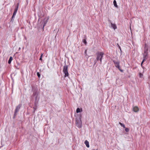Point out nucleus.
<instances>
[{"label":"nucleus","instance_id":"2f4dec72","mask_svg":"<svg viewBox=\"0 0 150 150\" xmlns=\"http://www.w3.org/2000/svg\"><path fill=\"white\" fill-rule=\"evenodd\" d=\"M108 21L109 22H110L111 23V21H110V20H108Z\"/></svg>","mask_w":150,"mask_h":150},{"label":"nucleus","instance_id":"4468645a","mask_svg":"<svg viewBox=\"0 0 150 150\" xmlns=\"http://www.w3.org/2000/svg\"><path fill=\"white\" fill-rule=\"evenodd\" d=\"M113 3L114 6H115V7L117 8H118V6L117 4L116 1L115 0H114L113 2Z\"/></svg>","mask_w":150,"mask_h":150},{"label":"nucleus","instance_id":"f704fd0d","mask_svg":"<svg viewBox=\"0 0 150 150\" xmlns=\"http://www.w3.org/2000/svg\"><path fill=\"white\" fill-rule=\"evenodd\" d=\"M93 150H95V149H93Z\"/></svg>","mask_w":150,"mask_h":150},{"label":"nucleus","instance_id":"393cba45","mask_svg":"<svg viewBox=\"0 0 150 150\" xmlns=\"http://www.w3.org/2000/svg\"><path fill=\"white\" fill-rule=\"evenodd\" d=\"M43 55V54L42 53H41V54L40 57V58L39 59V60H41V61H42V57Z\"/></svg>","mask_w":150,"mask_h":150},{"label":"nucleus","instance_id":"9b49d317","mask_svg":"<svg viewBox=\"0 0 150 150\" xmlns=\"http://www.w3.org/2000/svg\"><path fill=\"white\" fill-rule=\"evenodd\" d=\"M111 27L113 28L114 30L117 29V26L115 24H113L111 22Z\"/></svg>","mask_w":150,"mask_h":150},{"label":"nucleus","instance_id":"f257e3e1","mask_svg":"<svg viewBox=\"0 0 150 150\" xmlns=\"http://www.w3.org/2000/svg\"><path fill=\"white\" fill-rule=\"evenodd\" d=\"M33 94L30 97V99L31 100L35 99L34 102H38L39 98L38 97V92L37 88H33Z\"/></svg>","mask_w":150,"mask_h":150},{"label":"nucleus","instance_id":"2eb2a0df","mask_svg":"<svg viewBox=\"0 0 150 150\" xmlns=\"http://www.w3.org/2000/svg\"><path fill=\"white\" fill-rule=\"evenodd\" d=\"M16 15H14L13 14L12 16L11 17V20L10 22H11L12 23H13L14 21V18H15Z\"/></svg>","mask_w":150,"mask_h":150},{"label":"nucleus","instance_id":"72a5a7b5","mask_svg":"<svg viewBox=\"0 0 150 150\" xmlns=\"http://www.w3.org/2000/svg\"><path fill=\"white\" fill-rule=\"evenodd\" d=\"M26 1H27V2L28 3V0H26Z\"/></svg>","mask_w":150,"mask_h":150},{"label":"nucleus","instance_id":"b1692460","mask_svg":"<svg viewBox=\"0 0 150 150\" xmlns=\"http://www.w3.org/2000/svg\"><path fill=\"white\" fill-rule=\"evenodd\" d=\"M37 75L38 76V77L39 78H40V74L39 72H38L37 73Z\"/></svg>","mask_w":150,"mask_h":150},{"label":"nucleus","instance_id":"4be33fe9","mask_svg":"<svg viewBox=\"0 0 150 150\" xmlns=\"http://www.w3.org/2000/svg\"><path fill=\"white\" fill-rule=\"evenodd\" d=\"M143 59L142 60V61L141 63H142V64H143V63L147 59V58H146V57H143Z\"/></svg>","mask_w":150,"mask_h":150},{"label":"nucleus","instance_id":"473e14b6","mask_svg":"<svg viewBox=\"0 0 150 150\" xmlns=\"http://www.w3.org/2000/svg\"><path fill=\"white\" fill-rule=\"evenodd\" d=\"M19 50H20L21 49V48L20 47H19Z\"/></svg>","mask_w":150,"mask_h":150},{"label":"nucleus","instance_id":"412c9836","mask_svg":"<svg viewBox=\"0 0 150 150\" xmlns=\"http://www.w3.org/2000/svg\"><path fill=\"white\" fill-rule=\"evenodd\" d=\"M143 59L142 60V61L141 63H142V64H143V63L147 59V58H146V57H143Z\"/></svg>","mask_w":150,"mask_h":150},{"label":"nucleus","instance_id":"9d476101","mask_svg":"<svg viewBox=\"0 0 150 150\" xmlns=\"http://www.w3.org/2000/svg\"><path fill=\"white\" fill-rule=\"evenodd\" d=\"M133 111L135 112H137L139 111V108L138 107L136 106L133 107Z\"/></svg>","mask_w":150,"mask_h":150},{"label":"nucleus","instance_id":"ddd939ff","mask_svg":"<svg viewBox=\"0 0 150 150\" xmlns=\"http://www.w3.org/2000/svg\"><path fill=\"white\" fill-rule=\"evenodd\" d=\"M84 144H86L87 147L88 148H89V142L87 140H85V141L84 142Z\"/></svg>","mask_w":150,"mask_h":150},{"label":"nucleus","instance_id":"7c9ffc66","mask_svg":"<svg viewBox=\"0 0 150 150\" xmlns=\"http://www.w3.org/2000/svg\"><path fill=\"white\" fill-rule=\"evenodd\" d=\"M86 52H87V50H86L85 51V54H87Z\"/></svg>","mask_w":150,"mask_h":150},{"label":"nucleus","instance_id":"39448f33","mask_svg":"<svg viewBox=\"0 0 150 150\" xmlns=\"http://www.w3.org/2000/svg\"><path fill=\"white\" fill-rule=\"evenodd\" d=\"M113 62H114L115 65V67L118 68L119 69V70L121 71V72H123V70H122L121 68H120V67L119 65V64L120 62H119L117 61H116L115 60H113Z\"/></svg>","mask_w":150,"mask_h":150},{"label":"nucleus","instance_id":"c756f323","mask_svg":"<svg viewBox=\"0 0 150 150\" xmlns=\"http://www.w3.org/2000/svg\"><path fill=\"white\" fill-rule=\"evenodd\" d=\"M141 66L143 68V69H144V67L142 65V63H141Z\"/></svg>","mask_w":150,"mask_h":150},{"label":"nucleus","instance_id":"a878e982","mask_svg":"<svg viewBox=\"0 0 150 150\" xmlns=\"http://www.w3.org/2000/svg\"><path fill=\"white\" fill-rule=\"evenodd\" d=\"M17 114V113H15V112H14V114L13 116V119H14L16 117V115Z\"/></svg>","mask_w":150,"mask_h":150},{"label":"nucleus","instance_id":"423d86ee","mask_svg":"<svg viewBox=\"0 0 150 150\" xmlns=\"http://www.w3.org/2000/svg\"><path fill=\"white\" fill-rule=\"evenodd\" d=\"M22 104H20L17 106L16 107V109L14 111V112H15V113H17L18 112Z\"/></svg>","mask_w":150,"mask_h":150},{"label":"nucleus","instance_id":"6ab92c4d","mask_svg":"<svg viewBox=\"0 0 150 150\" xmlns=\"http://www.w3.org/2000/svg\"><path fill=\"white\" fill-rule=\"evenodd\" d=\"M139 78H143V75L141 73H139Z\"/></svg>","mask_w":150,"mask_h":150},{"label":"nucleus","instance_id":"f03ea898","mask_svg":"<svg viewBox=\"0 0 150 150\" xmlns=\"http://www.w3.org/2000/svg\"><path fill=\"white\" fill-rule=\"evenodd\" d=\"M104 53L103 52H97L96 53V59L94 61V65H95L97 61L99 60L100 63H101L102 59L103 57Z\"/></svg>","mask_w":150,"mask_h":150},{"label":"nucleus","instance_id":"f3484780","mask_svg":"<svg viewBox=\"0 0 150 150\" xmlns=\"http://www.w3.org/2000/svg\"><path fill=\"white\" fill-rule=\"evenodd\" d=\"M13 60V58L11 56L9 58V59L8 60V63L9 64H11V61L12 60Z\"/></svg>","mask_w":150,"mask_h":150},{"label":"nucleus","instance_id":"20e7f679","mask_svg":"<svg viewBox=\"0 0 150 150\" xmlns=\"http://www.w3.org/2000/svg\"><path fill=\"white\" fill-rule=\"evenodd\" d=\"M149 46L146 43H145L144 45V51L143 54V57L147 58L148 55Z\"/></svg>","mask_w":150,"mask_h":150},{"label":"nucleus","instance_id":"6e6552de","mask_svg":"<svg viewBox=\"0 0 150 150\" xmlns=\"http://www.w3.org/2000/svg\"><path fill=\"white\" fill-rule=\"evenodd\" d=\"M48 18H47V19H46V18H45L44 20L42 22V23H43V25L42 27L43 30H44V26L46 25V24L47 23V22L48 20Z\"/></svg>","mask_w":150,"mask_h":150},{"label":"nucleus","instance_id":"a211bd4d","mask_svg":"<svg viewBox=\"0 0 150 150\" xmlns=\"http://www.w3.org/2000/svg\"><path fill=\"white\" fill-rule=\"evenodd\" d=\"M82 111V110L81 109V110L79 108H77L76 110V112L77 113L80 112Z\"/></svg>","mask_w":150,"mask_h":150},{"label":"nucleus","instance_id":"0eeeda50","mask_svg":"<svg viewBox=\"0 0 150 150\" xmlns=\"http://www.w3.org/2000/svg\"><path fill=\"white\" fill-rule=\"evenodd\" d=\"M19 6V3H18L16 5V6L15 7L14 9V11L13 13V14L15 15H16L17 12V10H18V7Z\"/></svg>","mask_w":150,"mask_h":150},{"label":"nucleus","instance_id":"aec40b11","mask_svg":"<svg viewBox=\"0 0 150 150\" xmlns=\"http://www.w3.org/2000/svg\"><path fill=\"white\" fill-rule=\"evenodd\" d=\"M117 46L118 47H119V49H120V53H121V54H122V51L121 50L120 47L119 45V44L118 43L117 44Z\"/></svg>","mask_w":150,"mask_h":150},{"label":"nucleus","instance_id":"cd10ccee","mask_svg":"<svg viewBox=\"0 0 150 150\" xmlns=\"http://www.w3.org/2000/svg\"><path fill=\"white\" fill-rule=\"evenodd\" d=\"M125 131L126 132H128L129 131V129L128 128H126L125 129Z\"/></svg>","mask_w":150,"mask_h":150},{"label":"nucleus","instance_id":"c85d7f7f","mask_svg":"<svg viewBox=\"0 0 150 150\" xmlns=\"http://www.w3.org/2000/svg\"><path fill=\"white\" fill-rule=\"evenodd\" d=\"M37 108H33V110H34V111H33V113H35V110L37 109Z\"/></svg>","mask_w":150,"mask_h":150},{"label":"nucleus","instance_id":"bb28decb","mask_svg":"<svg viewBox=\"0 0 150 150\" xmlns=\"http://www.w3.org/2000/svg\"><path fill=\"white\" fill-rule=\"evenodd\" d=\"M83 42L85 45H86L87 44V42H86V39H83Z\"/></svg>","mask_w":150,"mask_h":150},{"label":"nucleus","instance_id":"5701e85b","mask_svg":"<svg viewBox=\"0 0 150 150\" xmlns=\"http://www.w3.org/2000/svg\"><path fill=\"white\" fill-rule=\"evenodd\" d=\"M119 124L122 127H123L124 128H125V126L123 124H122L120 122L119 123Z\"/></svg>","mask_w":150,"mask_h":150},{"label":"nucleus","instance_id":"f8f14e48","mask_svg":"<svg viewBox=\"0 0 150 150\" xmlns=\"http://www.w3.org/2000/svg\"><path fill=\"white\" fill-rule=\"evenodd\" d=\"M34 105L33 108H37L38 102H34Z\"/></svg>","mask_w":150,"mask_h":150},{"label":"nucleus","instance_id":"7ed1b4c3","mask_svg":"<svg viewBox=\"0 0 150 150\" xmlns=\"http://www.w3.org/2000/svg\"><path fill=\"white\" fill-rule=\"evenodd\" d=\"M81 115H78L76 119V124L78 128L81 127Z\"/></svg>","mask_w":150,"mask_h":150},{"label":"nucleus","instance_id":"1a4fd4ad","mask_svg":"<svg viewBox=\"0 0 150 150\" xmlns=\"http://www.w3.org/2000/svg\"><path fill=\"white\" fill-rule=\"evenodd\" d=\"M65 64L63 67V73L68 71V66L66 65V64L65 63Z\"/></svg>","mask_w":150,"mask_h":150},{"label":"nucleus","instance_id":"dca6fc26","mask_svg":"<svg viewBox=\"0 0 150 150\" xmlns=\"http://www.w3.org/2000/svg\"><path fill=\"white\" fill-rule=\"evenodd\" d=\"M64 77H68L69 74L68 72V71L65 72H64Z\"/></svg>","mask_w":150,"mask_h":150}]
</instances>
